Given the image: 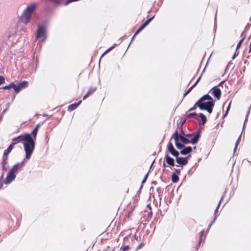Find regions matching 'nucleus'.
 <instances>
[{"label":"nucleus","instance_id":"f257e3e1","mask_svg":"<svg viewBox=\"0 0 251 251\" xmlns=\"http://www.w3.org/2000/svg\"><path fill=\"white\" fill-rule=\"evenodd\" d=\"M215 100L208 94L201 97L196 102V105L201 110H206L209 114L213 111Z\"/></svg>","mask_w":251,"mask_h":251},{"label":"nucleus","instance_id":"f03ea898","mask_svg":"<svg viewBox=\"0 0 251 251\" xmlns=\"http://www.w3.org/2000/svg\"><path fill=\"white\" fill-rule=\"evenodd\" d=\"M24 141L23 145L25 152V158L26 159H29L35 149V142L32 136L28 133L25 134Z\"/></svg>","mask_w":251,"mask_h":251},{"label":"nucleus","instance_id":"7ed1b4c3","mask_svg":"<svg viewBox=\"0 0 251 251\" xmlns=\"http://www.w3.org/2000/svg\"><path fill=\"white\" fill-rule=\"evenodd\" d=\"M37 6V4L36 3H32L27 5L24 10L20 18L21 21L24 24V25H26L29 22L31 18V15L36 9Z\"/></svg>","mask_w":251,"mask_h":251},{"label":"nucleus","instance_id":"20e7f679","mask_svg":"<svg viewBox=\"0 0 251 251\" xmlns=\"http://www.w3.org/2000/svg\"><path fill=\"white\" fill-rule=\"evenodd\" d=\"M46 33L47 32L45 26L40 25H38V29L37 30L36 39H38L43 36L44 37V39L42 40V41L45 42L47 38Z\"/></svg>","mask_w":251,"mask_h":251},{"label":"nucleus","instance_id":"39448f33","mask_svg":"<svg viewBox=\"0 0 251 251\" xmlns=\"http://www.w3.org/2000/svg\"><path fill=\"white\" fill-rule=\"evenodd\" d=\"M8 155L3 153L2 155V161L1 163L2 169L3 171H6L9 167V165L8 164Z\"/></svg>","mask_w":251,"mask_h":251},{"label":"nucleus","instance_id":"423d86ee","mask_svg":"<svg viewBox=\"0 0 251 251\" xmlns=\"http://www.w3.org/2000/svg\"><path fill=\"white\" fill-rule=\"evenodd\" d=\"M211 95H213L218 100H219L221 96V91L220 88L215 86L213 87L211 91Z\"/></svg>","mask_w":251,"mask_h":251},{"label":"nucleus","instance_id":"0eeeda50","mask_svg":"<svg viewBox=\"0 0 251 251\" xmlns=\"http://www.w3.org/2000/svg\"><path fill=\"white\" fill-rule=\"evenodd\" d=\"M174 138L175 145L177 149H182L184 146L179 142V137H177V130H176L173 134L172 138Z\"/></svg>","mask_w":251,"mask_h":251},{"label":"nucleus","instance_id":"6e6552de","mask_svg":"<svg viewBox=\"0 0 251 251\" xmlns=\"http://www.w3.org/2000/svg\"><path fill=\"white\" fill-rule=\"evenodd\" d=\"M168 150L171 154L176 157V158L178 157L179 152L175 149L172 143H168Z\"/></svg>","mask_w":251,"mask_h":251},{"label":"nucleus","instance_id":"1a4fd4ad","mask_svg":"<svg viewBox=\"0 0 251 251\" xmlns=\"http://www.w3.org/2000/svg\"><path fill=\"white\" fill-rule=\"evenodd\" d=\"M28 86V82L26 81H23L19 83L15 88V92L16 93H18L22 89L25 88Z\"/></svg>","mask_w":251,"mask_h":251},{"label":"nucleus","instance_id":"9d476101","mask_svg":"<svg viewBox=\"0 0 251 251\" xmlns=\"http://www.w3.org/2000/svg\"><path fill=\"white\" fill-rule=\"evenodd\" d=\"M16 174H13L10 171L8 172L5 179L3 181L5 184H10L12 181H13L16 178Z\"/></svg>","mask_w":251,"mask_h":251},{"label":"nucleus","instance_id":"9b49d317","mask_svg":"<svg viewBox=\"0 0 251 251\" xmlns=\"http://www.w3.org/2000/svg\"><path fill=\"white\" fill-rule=\"evenodd\" d=\"M154 16L149 18L135 32V35L138 34L144 28H145L153 20Z\"/></svg>","mask_w":251,"mask_h":251},{"label":"nucleus","instance_id":"f8f14e48","mask_svg":"<svg viewBox=\"0 0 251 251\" xmlns=\"http://www.w3.org/2000/svg\"><path fill=\"white\" fill-rule=\"evenodd\" d=\"M164 160L166 163L171 166H174L175 165V160L173 158L169 155L168 154H166L164 157Z\"/></svg>","mask_w":251,"mask_h":251},{"label":"nucleus","instance_id":"ddd939ff","mask_svg":"<svg viewBox=\"0 0 251 251\" xmlns=\"http://www.w3.org/2000/svg\"><path fill=\"white\" fill-rule=\"evenodd\" d=\"M176 162L182 166L187 164L188 161L187 157H178L176 158Z\"/></svg>","mask_w":251,"mask_h":251},{"label":"nucleus","instance_id":"4468645a","mask_svg":"<svg viewBox=\"0 0 251 251\" xmlns=\"http://www.w3.org/2000/svg\"><path fill=\"white\" fill-rule=\"evenodd\" d=\"M192 151V148L191 147L188 146L186 147H184L180 151V153L182 155H187L190 153Z\"/></svg>","mask_w":251,"mask_h":251},{"label":"nucleus","instance_id":"2eb2a0df","mask_svg":"<svg viewBox=\"0 0 251 251\" xmlns=\"http://www.w3.org/2000/svg\"><path fill=\"white\" fill-rule=\"evenodd\" d=\"M200 131H198L197 134L195 135L192 139L190 141L192 145H195L198 143L200 137Z\"/></svg>","mask_w":251,"mask_h":251},{"label":"nucleus","instance_id":"dca6fc26","mask_svg":"<svg viewBox=\"0 0 251 251\" xmlns=\"http://www.w3.org/2000/svg\"><path fill=\"white\" fill-rule=\"evenodd\" d=\"M96 90L97 87H90L89 90L87 91L86 95L83 97V100H84L86 99L90 95H92Z\"/></svg>","mask_w":251,"mask_h":251},{"label":"nucleus","instance_id":"f3484780","mask_svg":"<svg viewBox=\"0 0 251 251\" xmlns=\"http://www.w3.org/2000/svg\"><path fill=\"white\" fill-rule=\"evenodd\" d=\"M81 103V100H80L77 103H73L72 104H70L68 108V110L69 111H72L75 109Z\"/></svg>","mask_w":251,"mask_h":251},{"label":"nucleus","instance_id":"a211bd4d","mask_svg":"<svg viewBox=\"0 0 251 251\" xmlns=\"http://www.w3.org/2000/svg\"><path fill=\"white\" fill-rule=\"evenodd\" d=\"M188 112L189 111H187L185 113V115H186L187 119H189V118H191L192 117H194L198 121H199V118L197 116V114L196 113L193 112V113H189Z\"/></svg>","mask_w":251,"mask_h":251},{"label":"nucleus","instance_id":"6ab92c4d","mask_svg":"<svg viewBox=\"0 0 251 251\" xmlns=\"http://www.w3.org/2000/svg\"><path fill=\"white\" fill-rule=\"evenodd\" d=\"M177 137H179V139H180L181 141V142H183L184 144H187L190 143L189 140H188L185 137L182 136L181 134H179L178 132Z\"/></svg>","mask_w":251,"mask_h":251},{"label":"nucleus","instance_id":"aec40b11","mask_svg":"<svg viewBox=\"0 0 251 251\" xmlns=\"http://www.w3.org/2000/svg\"><path fill=\"white\" fill-rule=\"evenodd\" d=\"M24 136H25V134L24 135H19V136H18V137H17L16 138H13L12 139V141L13 142H14V143H15V144H16L17 143H19V142H21L22 141H24Z\"/></svg>","mask_w":251,"mask_h":251},{"label":"nucleus","instance_id":"412c9836","mask_svg":"<svg viewBox=\"0 0 251 251\" xmlns=\"http://www.w3.org/2000/svg\"><path fill=\"white\" fill-rule=\"evenodd\" d=\"M15 143L11 144L6 150H5L3 152L4 154L8 155L11 151L12 149L14 148Z\"/></svg>","mask_w":251,"mask_h":251},{"label":"nucleus","instance_id":"4be33fe9","mask_svg":"<svg viewBox=\"0 0 251 251\" xmlns=\"http://www.w3.org/2000/svg\"><path fill=\"white\" fill-rule=\"evenodd\" d=\"M48 2H52L56 6L60 5L63 2V0H46Z\"/></svg>","mask_w":251,"mask_h":251},{"label":"nucleus","instance_id":"5701e85b","mask_svg":"<svg viewBox=\"0 0 251 251\" xmlns=\"http://www.w3.org/2000/svg\"><path fill=\"white\" fill-rule=\"evenodd\" d=\"M179 180L178 176L175 173H172V181L174 183H176Z\"/></svg>","mask_w":251,"mask_h":251},{"label":"nucleus","instance_id":"b1692460","mask_svg":"<svg viewBox=\"0 0 251 251\" xmlns=\"http://www.w3.org/2000/svg\"><path fill=\"white\" fill-rule=\"evenodd\" d=\"M199 117L201 118L202 122L201 124L203 125L206 123L207 120L206 116L202 113H200L199 115Z\"/></svg>","mask_w":251,"mask_h":251},{"label":"nucleus","instance_id":"393cba45","mask_svg":"<svg viewBox=\"0 0 251 251\" xmlns=\"http://www.w3.org/2000/svg\"><path fill=\"white\" fill-rule=\"evenodd\" d=\"M20 166L19 165L16 163L15 164L12 168L9 170V171L13 174H15V173L18 171V168Z\"/></svg>","mask_w":251,"mask_h":251},{"label":"nucleus","instance_id":"a878e982","mask_svg":"<svg viewBox=\"0 0 251 251\" xmlns=\"http://www.w3.org/2000/svg\"><path fill=\"white\" fill-rule=\"evenodd\" d=\"M241 135H242V133H241V134L239 136L238 138L237 139V141H236V142L235 143V147H234V151H233L234 153L236 151V149H237V147H238V146L239 145V142L240 141V139H241Z\"/></svg>","mask_w":251,"mask_h":251},{"label":"nucleus","instance_id":"bb28decb","mask_svg":"<svg viewBox=\"0 0 251 251\" xmlns=\"http://www.w3.org/2000/svg\"><path fill=\"white\" fill-rule=\"evenodd\" d=\"M245 38V36H243V38L239 41L236 46V50L239 49L241 47L242 43Z\"/></svg>","mask_w":251,"mask_h":251},{"label":"nucleus","instance_id":"cd10ccee","mask_svg":"<svg viewBox=\"0 0 251 251\" xmlns=\"http://www.w3.org/2000/svg\"><path fill=\"white\" fill-rule=\"evenodd\" d=\"M37 132H38L37 131H36L35 129H33L31 134H30L31 135H32V137L33 138L34 140L36 139Z\"/></svg>","mask_w":251,"mask_h":251},{"label":"nucleus","instance_id":"c85d7f7f","mask_svg":"<svg viewBox=\"0 0 251 251\" xmlns=\"http://www.w3.org/2000/svg\"><path fill=\"white\" fill-rule=\"evenodd\" d=\"M116 44H114V46L109 48L107 50H106L101 55V57H102L105 54L107 53L109 51H110L111 50H112L115 47V46H116Z\"/></svg>","mask_w":251,"mask_h":251},{"label":"nucleus","instance_id":"c756f323","mask_svg":"<svg viewBox=\"0 0 251 251\" xmlns=\"http://www.w3.org/2000/svg\"><path fill=\"white\" fill-rule=\"evenodd\" d=\"M223 197H222L221 198V200H220V201H219V203H218V205H217V207H216V209L215 210V211H214V217H215V216H217V215H216V212H217V211H218V208H219V206H220V204H221V201H222V200H223Z\"/></svg>","mask_w":251,"mask_h":251},{"label":"nucleus","instance_id":"7c9ffc66","mask_svg":"<svg viewBox=\"0 0 251 251\" xmlns=\"http://www.w3.org/2000/svg\"><path fill=\"white\" fill-rule=\"evenodd\" d=\"M231 102V101H230V102H229V103L228 104V106H227V108H226V111L225 113V114H224V115H223V118L226 117V115H227L228 112V111H229V108H230V106Z\"/></svg>","mask_w":251,"mask_h":251},{"label":"nucleus","instance_id":"2f4dec72","mask_svg":"<svg viewBox=\"0 0 251 251\" xmlns=\"http://www.w3.org/2000/svg\"><path fill=\"white\" fill-rule=\"evenodd\" d=\"M217 218V216H215L213 221L210 224H209V225L208 226V227H207V230H208L210 228L212 225L214 223V222L215 221Z\"/></svg>","mask_w":251,"mask_h":251},{"label":"nucleus","instance_id":"473e14b6","mask_svg":"<svg viewBox=\"0 0 251 251\" xmlns=\"http://www.w3.org/2000/svg\"><path fill=\"white\" fill-rule=\"evenodd\" d=\"M5 82V78L4 77L2 76V75H0V85L1 84H3Z\"/></svg>","mask_w":251,"mask_h":251},{"label":"nucleus","instance_id":"72a5a7b5","mask_svg":"<svg viewBox=\"0 0 251 251\" xmlns=\"http://www.w3.org/2000/svg\"><path fill=\"white\" fill-rule=\"evenodd\" d=\"M129 246L128 245H127V246H124V247H122L121 248V249L123 251H127L128 249H129Z\"/></svg>","mask_w":251,"mask_h":251},{"label":"nucleus","instance_id":"f704fd0d","mask_svg":"<svg viewBox=\"0 0 251 251\" xmlns=\"http://www.w3.org/2000/svg\"><path fill=\"white\" fill-rule=\"evenodd\" d=\"M193 88V87H192V86H191L188 89V90L184 93V96H186L191 91V90L192 89V88Z\"/></svg>","mask_w":251,"mask_h":251},{"label":"nucleus","instance_id":"c9c22d12","mask_svg":"<svg viewBox=\"0 0 251 251\" xmlns=\"http://www.w3.org/2000/svg\"><path fill=\"white\" fill-rule=\"evenodd\" d=\"M201 75L200 76V77L197 79V80H196V81L195 82V83L193 85H192V87H195V86L197 85V83L199 82V81L200 80L201 78Z\"/></svg>","mask_w":251,"mask_h":251},{"label":"nucleus","instance_id":"e433bc0d","mask_svg":"<svg viewBox=\"0 0 251 251\" xmlns=\"http://www.w3.org/2000/svg\"><path fill=\"white\" fill-rule=\"evenodd\" d=\"M196 105V102L195 103V104H194V105L191 107L189 110L188 111H193V110H195L197 107H198V105Z\"/></svg>","mask_w":251,"mask_h":251},{"label":"nucleus","instance_id":"4c0bfd02","mask_svg":"<svg viewBox=\"0 0 251 251\" xmlns=\"http://www.w3.org/2000/svg\"><path fill=\"white\" fill-rule=\"evenodd\" d=\"M181 133L180 134H181L182 136L185 135L184 131L183 130V126H180L179 127Z\"/></svg>","mask_w":251,"mask_h":251},{"label":"nucleus","instance_id":"58836bf2","mask_svg":"<svg viewBox=\"0 0 251 251\" xmlns=\"http://www.w3.org/2000/svg\"><path fill=\"white\" fill-rule=\"evenodd\" d=\"M9 85L11 88H14V90H15V87L16 86V85L14 84V82L10 83L9 84Z\"/></svg>","mask_w":251,"mask_h":251},{"label":"nucleus","instance_id":"ea45409f","mask_svg":"<svg viewBox=\"0 0 251 251\" xmlns=\"http://www.w3.org/2000/svg\"><path fill=\"white\" fill-rule=\"evenodd\" d=\"M35 62H36L35 70H36L37 68V66L38 65V63H39V59L37 57H36L35 58Z\"/></svg>","mask_w":251,"mask_h":251},{"label":"nucleus","instance_id":"a19ab883","mask_svg":"<svg viewBox=\"0 0 251 251\" xmlns=\"http://www.w3.org/2000/svg\"><path fill=\"white\" fill-rule=\"evenodd\" d=\"M148 173L145 175L144 179H143L142 181V183H144L146 182L147 179V177H148Z\"/></svg>","mask_w":251,"mask_h":251},{"label":"nucleus","instance_id":"79ce46f5","mask_svg":"<svg viewBox=\"0 0 251 251\" xmlns=\"http://www.w3.org/2000/svg\"><path fill=\"white\" fill-rule=\"evenodd\" d=\"M187 118L186 119H185L184 120H183V121H181L180 122V126H183V125L185 123L186 120H187Z\"/></svg>","mask_w":251,"mask_h":251},{"label":"nucleus","instance_id":"37998d69","mask_svg":"<svg viewBox=\"0 0 251 251\" xmlns=\"http://www.w3.org/2000/svg\"><path fill=\"white\" fill-rule=\"evenodd\" d=\"M25 158L21 162L18 163L17 164L19 165V166H22L25 162Z\"/></svg>","mask_w":251,"mask_h":251},{"label":"nucleus","instance_id":"c03bdc74","mask_svg":"<svg viewBox=\"0 0 251 251\" xmlns=\"http://www.w3.org/2000/svg\"><path fill=\"white\" fill-rule=\"evenodd\" d=\"M1 89H4V90H8V89H11V88L10 87L9 85H6V86L3 87L2 88H1Z\"/></svg>","mask_w":251,"mask_h":251},{"label":"nucleus","instance_id":"a18cd8bd","mask_svg":"<svg viewBox=\"0 0 251 251\" xmlns=\"http://www.w3.org/2000/svg\"><path fill=\"white\" fill-rule=\"evenodd\" d=\"M250 108H251V106L249 107V110H248V111L247 112V115H246V118H245V122H244V124L245 123V122H246V121L247 120V118H248V115H249V113H250Z\"/></svg>","mask_w":251,"mask_h":251},{"label":"nucleus","instance_id":"49530a36","mask_svg":"<svg viewBox=\"0 0 251 251\" xmlns=\"http://www.w3.org/2000/svg\"><path fill=\"white\" fill-rule=\"evenodd\" d=\"M174 169L177 174L179 175L180 174V169H177L175 168H174Z\"/></svg>","mask_w":251,"mask_h":251},{"label":"nucleus","instance_id":"de8ad7c7","mask_svg":"<svg viewBox=\"0 0 251 251\" xmlns=\"http://www.w3.org/2000/svg\"><path fill=\"white\" fill-rule=\"evenodd\" d=\"M194 134V133H192L187 134L186 135L185 134V136L187 137H190L192 136Z\"/></svg>","mask_w":251,"mask_h":251},{"label":"nucleus","instance_id":"09e8293b","mask_svg":"<svg viewBox=\"0 0 251 251\" xmlns=\"http://www.w3.org/2000/svg\"><path fill=\"white\" fill-rule=\"evenodd\" d=\"M204 233V230H202L200 233V237H202Z\"/></svg>","mask_w":251,"mask_h":251},{"label":"nucleus","instance_id":"8fccbe9b","mask_svg":"<svg viewBox=\"0 0 251 251\" xmlns=\"http://www.w3.org/2000/svg\"><path fill=\"white\" fill-rule=\"evenodd\" d=\"M136 36V35H135V33H134V35H133V37H132V39H131V42H132V41H133V40H134V38L135 37V36ZM131 42H130V44H129V46H130V45L131 44Z\"/></svg>","mask_w":251,"mask_h":251},{"label":"nucleus","instance_id":"3c124183","mask_svg":"<svg viewBox=\"0 0 251 251\" xmlns=\"http://www.w3.org/2000/svg\"><path fill=\"white\" fill-rule=\"evenodd\" d=\"M43 116H44V117H48L49 118H50V117H51V116H49V115H48V114H43Z\"/></svg>","mask_w":251,"mask_h":251},{"label":"nucleus","instance_id":"603ef678","mask_svg":"<svg viewBox=\"0 0 251 251\" xmlns=\"http://www.w3.org/2000/svg\"><path fill=\"white\" fill-rule=\"evenodd\" d=\"M235 56H236V53H234L233 55V56H232V59H234Z\"/></svg>","mask_w":251,"mask_h":251},{"label":"nucleus","instance_id":"864d4df0","mask_svg":"<svg viewBox=\"0 0 251 251\" xmlns=\"http://www.w3.org/2000/svg\"><path fill=\"white\" fill-rule=\"evenodd\" d=\"M40 125H40V124H38L36 126V127H37V128H39V127L40 126Z\"/></svg>","mask_w":251,"mask_h":251},{"label":"nucleus","instance_id":"5fc2aeb1","mask_svg":"<svg viewBox=\"0 0 251 251\" xmlns=\"http://www.w3.org/2000/svg\"><path fill=\"white\" fill-rule=\"evenodd\" d=\"M201 243V242L199 241L198 244L197 245V247H199L200 246Z\"/></svg>","mask_w":251,"mask_h":251},{"label":"nucleus","instance_id":"6e6d98bb","mask_svg":"<svg viewBox=\"0 0 251 251\" xmlns=\"http://www.w3.org/2000/svg\"><path fill=\"white\" fill-rule=\"evenodd\" d=\"M251 51V43H250V50H249V51L250 52Z\"/></svg>","mask_w":251,"mask_h":251},{"label":"nucleus","instance_id":"4d7b16f0","mask_svg":"<svg viewBox=\"0 0 251 251\" xmlns=\"http://www.w3.org/2000/svg\"><path fill=\"white\" fill-rule=\"evenodd\" d=\"M34 129H35L36 131H37L38 132L39 128L35 127Z\"/></svg>","mask_w":251,"mask_h":251},{"label":"nucleus","instance_id":"13d9d810","mask_svg":"<svg viewBox=\"0 0 251 251\" xmlns=\"http://www.w3.org/2000/svg\"><path fill=\"white\" fill-rule=\"evenodd\" d=\"M205 68H206V67H204V68L203 69V71H202V73H203L205 71ZM202 75V74H201V75Z\"/></svg>","mask_w":251,"mask_h":251},{"label":"nucleus","instance_id":"bf43d9fd","mask_svg":"<svg viewBox=\"0 0 251 251\" xmlns=\"http://www.w3.org/2000/svg\"><path fill=\"white\" fill-rule=\"evenodd\" d=\"M165 166H166L165 162H164V163H163V167H165Z\"/></svg>","mask_w":251,"mask_h":251},{"label":"nucleus","instance_id":"052dcab7","mask_svg":"<svg viewBox=\"0 0 251 251\" xmlns=\"http://www.w3.org/2000/svg\"><path fill=\"white\" fill-rule=\"evenodd\" d=\"M201 241H202V237H200V239H199V241H200L201 242Z\"/></svg>","mask_w":251,"mask_h":251},{"label":"nucleus","instance_id":"680f3d73","mask_svg":"<svg viewBox=\"0 0 251 251\" xmlns=\"http://www.w3.org/2000/svg\"><path fill=\"white\" fill-rule=\"evenodd\" d=\"M148 206V207H149V208H150V209H151V207L150 205H148V206Z\"/></svg>","mask_w":251,"mask_h":251},{"label":"nucleus","instance_id":"e2e57ef3","mask_svg":"<svg viewBox=\"0 0 251 251\" xmlns=\"http://www.w3.org/2000/svg\"><path fill=\"white\" fill-rule=\"evenodd\" d=\"M2 183H1V184H0V188H1V187L2 186Z\"/></svg>","mask_w":251,"mask_h":251},{"label":"nucleus","instance_id":"0e129e2a","mask_svg":"<svg viewBox=\"0 0 251 251\" xmlns=\"http://www.w3.org/2000/svg\"><path fill=\"white\" fill-rule=\"evenodd\" d=\"M2 177H3V175H2V176H1L0 178H1Z\"/></svg>","mask_w":251,"mask_h":251},{"label":"nucleus","instance_id":"69168bd1","mask_svg":"<svg viewBox=\"0 0 251 251\" xmlns=\"http://www.w3.org/2000/svg\"><path fill=\"white\" fill-rule=\"evenodd\" d=\"M243 33H242L241 34V36H243Z\"/></svg>","mask_w":251,"mask_h":251},{"label":"nucleus","instance_id":"338daca9","mask_svg":"<svg viewBox=\"0 0 251 251\" xmlns=\"http://www.w3.org/2000/svg\"><path fill=\"white\" fill-rule=\"evenodd\" d=\"M196 147H194V149H196Z\"/></svg>","mask_w":251,"mask_h":251}]
</instances>
